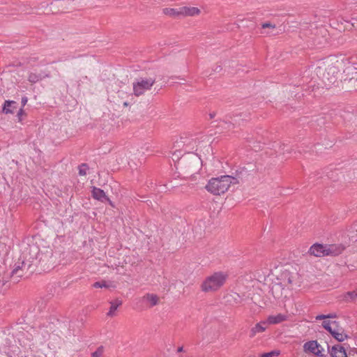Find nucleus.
<instances>
[{
  "mask_svg": "<svg viewBox=\"0 0 357 357\" xmlns=\"http://www.w3.org/2000/svg\"><path fill=\"white\" fill-rule=\"evenodd\" d=\"M335 317H336L335 314H319L315 317V319H316V320H321V319L335 318Z\"/></svg>",
  "mask_w": 357,
  "mask_h": 357,
  "instance_id": "b1692460",
  "label": "nucleus"
},
{
  "mask_svg": "<svg viewBox=\"0 0 357 357\" xmlns=\"http://www.w3.org/2000/svg\"><path fill=\"white\" fill-rule=\"evenodd\" d=\"M309 252L315 257H325L326 256V245L315 243L310 247Z\"/></svg>",
  "mask_w": 357,
  "mask_h": 357,
  "instance_id": "1a4fd4ad",
  "label": "nucleus"
},
{
  "mask_svg": "<svg viewBox=\"0 0 357 357\" xmlns=\"http://www.w3.org/2000/svg\"><path fill=\"white\" fill-rule=\"evenodd\" d=\"M287 316L282 314H278L277 315H271L268 317L267 322L269 324H276L281 323L286 320Z\"/></svg>",
  "mask_w": 357,
  "mask_h": 357,
  "instance_id": "a211bd4d",
  "label": "nucleus"
},
{
  "mask_svg": "<svg viewBox=\"0 0 357 357\" xmlns=\"http://www.w3.org/2000/svg\"><path fill=\"white\" fill-rule=\"evenodd\" d=\"M344 249L341 245H326V256H337L341 254Z\"/></svg>",
  "mask_w": 357,
  "mask_h": 357,
  "instance_id": "9d476101",
  "label": "nucleus"
},
{
  "mask_svg": "<svg viewBox=\"0 0 357 357\" xmlns=\"http://www.w3.org/2000/svg\"><path fill=\"white\" fill-rule=\"evenodd\" d=\"M344 73L347 75H354L349 78V82L351 83L354 89L357 91V68H356L353 64H349L344 70Z\"/></svg>",
  "mask_w": 357,
  "mask_h": 357,
  "instance_id": "6e6552de",
  "label": "nucleus"
},
{
  "mask_svg": "<svg viewBox=\"0 0 357 357\" xmlns=\"http://www.w3.org/2000/svg\"><path fill=\"white\" fill-rule=\"evenodd\" d=\"M328 351L331 357H348L345 348L340 344L328 345Z\"/></svg>",
  "mask_w": 357,
  "mask_h": 357,
  "instance_id": "0eeeda50",
  "label": "nucleus"
},
{
  "mask_svg": "<svg viewBox=\"0 0 357 357\" xmlns=\"http://www.w3.org/2000/svg\"><path fill=\"white\" fill-rule=\"evenodd\" d=\"M287 281L289 284H292L293 282V277L292 276H288L287 278Z\"/></svg>",
  "mask_w": 357,
  "mask_h": 357,
  "instance_id": "2f4dec72",
  "label": "nucleus"
},
{
  "mask_svg": "<svg viewBox=\"0 0 357 357\" xmlns=\"http://www.w3.org/2000/svg\"><path fill=\"white\" fill-rule=\"evenodd\" d=\"M336 327H337V324L336 325H328V326H327V327L325 328V329L327 331H328L331 335L333 333V331H334Z\"/></svg>",
  "mask_w": 357,
  "mask_h": 357,
  "instance_id": "c756f323",
  "label": "nucleus"
},
{
  "mask_svg": "<svg viewBox=\"0 0 357 357\" xmlns=\"http://www.w3.org/2000/svg\"><path fill=\"white\" fill-rule=\"evenodd\" d=\"M33 250L35 252L37 255L35 259L31 258L26 259V256H23L18 259L17 262H15L13 269L11 272V278L14 280V282H17L18 281V278L24 276V274L29 272L30 273L33 272L34 269L33 266H36L38 261H40L42 260V254L38 252V248H33Z\"/></svg>",
  "mask_w": 357,
  "mask_h": 357,
  "instance_id": "f03ea898",
  "label": "nucleus"
},
{
  "mask_svg": "<svg viewBox=\"0 0 357 357\" xmlns=\"http://www.w3.org/2000/svg\"><path fill=\"white\" fill-rule=\"evenodd\" d=\"M25 114H25L24 109L22 107H21L18 110L17 114V117L18 121L21 122L22 121V116Z\"/></svg>",
  "mask_w": 357,
  "mask_h": 357,
  "instance_id": "bb28decb",
  "label": "nucleus"
},
{
  "mask_svg": "<svg viewBox=\"0 0 357 357\" xmlns=\"http://www.w3.org/2000/svg\"><path fill=\"white\" fill-rule=\"evenodd\" d=\"M46 75H42V74H40V73L38 74V73H31L29 75L28 80L31 84H35V83L39 82L40 80H41Z\"/></svg>",
  "mask_w": 357,
  "mask_h": 357,
  "instance_id": "6ab92c4d",
  "label": "nucleus"
},
{
  "mask_svg": "<svg viewBox=\"0 0 357 357\" xmlns=\"http://www.w3.org/2000/svg\"><path fill=\"white\" fill-rule=\"evenodd\" d=\"M343 59L329 56L318 62L317 67L315 70L316 73L324 82L326 86L329 87L336 82L340 69L343 67Z\"/></svg>",
  "mask_w": 357,
  "mask_h": 357,
  "instance_id": "f257e3e1",
  "label": "nucleus"
},
{
  "mask_svg": "<svg viewBox=\"0 0 357 357\" xmlns=\"http://www.w3.org/2000/svg\"><path fill=\"white\" fill-rule=\"evenodd\" d=\"M303 350L306 353L312 354L318 357L324 356V348L316 340H311L303 344Z\"/></svg>",
  "mask_w": 357,
  "mask_h": 357,
  "instance_id": "423d86ee",
  "label": "nucleus"
},
{
  "mask_svg": "<svg viewBox=\"0 0 357 357\" xmlns=\"http://www.w3.org/2000/svg\"><path fill=\"white\" fill-rule=\"evenodd\" d=\"M279 354H280L279 351L274 350V351H271L270 352L264 353L260 356V357H273L275 356H278Z\"/></svg>",
  "mask_w": 357,
  "mask_h": 357,
  "instance_id": "393cba45",
  "label": "nucleus"
},
{
  "mask_svg": "<svg viewBox=\"0 0 357 357\" xmlns=\"http://www.w3.org/2000/svg\"><path fill=\"white\" fill-rule=\"evenodd\" d=\"M357 298V289L352 291H348L344 295V300L347 301H354Z\"/></svg>",
  "mask_w": 357,
  "mask_h": 357,
  "instance_id": "4be33fe9",
  "label": "nucleus"
},
{
  "mask_svg": "<svg viewBox=\"0 0 357 357\" xmlns=\"http://www.w3.org/2000/svg\"><path fill=\"white\" fill-rule=\"evenodd\" d=\"M92 196L94 199L100 202L109 201V198L106 196L105 192L100 188L93 187Z\"/></svg>",
  "mask_w": 357,
  "mask_h": 357,
  "instance_id": "4468645a",
  "label": "nucleus"
},
{
  "mask_svg": "<svg viewBox=\"0 0 357 357\" xmlns=\"http://www.w3.org/2000/svg\"><path fill=\"white\" fill-rule=\"evenodd\" d=\"M356 341H357V337H356Z\"/></svg>",
  "mask_w": 357,
  "mask_h": 357,
  "instance_id": "79ce46f5",
  "label": "nucleus"
},
{
  "mask_svg": "<svg viewBox=\"0 0 357 357\" xmlns=\"http://www.w3.org/2000/svg\"><path fill=\"white\" fill-rule=\"evenodd\" d=\"M68 1L74 2L75 1H74V0H68Z\"/></svg>",
  "mask_w": 357,
  "mask_h": 357,
  "instance_id": "ea45409f",
  "label": "nucleus"
},
{
  "mask_svg": "<svg viewBox=\"0 0 357 357\" xmlns=\"http://www.w3.org/2000/svg\"><path fill=\"white\" fill-rule=\"evenodd\" d=\"M227 278L228 275L224 272H215L204 280L201 289L204 292L217 291L223 286Z\"/></svg>",
  "mask_w": 357,
  "mask_h": 357,
  "instance_id": "20e7f679",
  "label": "nucleus"
},
{
  "mask_svg": "<svg viewBox=\"0 0 357 357\" xmlns=\"http://www.w3.org/2000/svg\"><path fill=\"white\" fill-rule=\"evenodd\" d=\"M267 321H261L257 324L250 331V337H254L256 334L264 332L267 327Z\"/></svg>",
  "mask_w": 357,
  "mask_h": 357,
  "instance_id": "dca6fc26",
  "label": "nucleus"
},
{
  "mask_svg": "<svg viewBox=\"0 0 357 357\" xmlns=\"http://www.w3.org/2000/svg\"><path fill=\"white\" fill-rule=\"evenodd\" d=\"M143 301L149 303V307H152L158 304L159 297L156 294H146L142 298Z\"/></svg>",
  "mask_w": 357,
  "mask_h": 357,
  "instance_id": "f3484780",
  "label": "nucleus"
},
{
  "mask_svg": "<svg viewBox=\"0 0 357 357\" xmlns=\"http://www.w3.org/2000/svg\"><path fill=\"white\" fill-rule=\"evenodd\" d=\"M123 105H124V106H127V105H128V103H127L126 102H125L123 103Z\"/></svg>",
  "mask_w": 357,
  "mask_h": 357,
  "instance_id": "58836bf2",
  "label": "nucleus"
},
{
  "mask_svg": "<svg viewBox=\"0 0 357 357\" xmlns=\"http://www.w3.org/2000/svg\"><path fill=\"white\" fill-rule=\"evenodd\" d=\"M261 27L263 29H266V28L275 29V25L271 23H269V22H265V23L261 24Z\"/></svg>",
  "mask_w": 357,
  "mask_h": 357,
  "instance_id": "cd10ccee",
  "label": "nucleus"
},
{
  "mask_svg": "<svg viewBox=\"0 0 357 357\" xmlns=\"http://www.w3.org/2000/svg\"><path fill=\"white\" fill-rule=\"evenodd\" d=\"M181 9L182 17L186 16H195L200 13V10L197 7L183 6L181 7Z\"/></svg>",
  "mask_w": 357,
  "mask_h": 357,
  "instance_id": "f8f14e48",
  "label": "nucleus"
},
{
  "mask_svg": "<svg viewBox=\"0 0 357 357\" xmlns=\"http://www.w3.org/2000/svg\"><path fill=\"white\" fill-rule=\"evenodd\" d=\"M235 295L236 296V297L239 298L238 294H235Z\"/></svg>",
  "mask_w": 357,
  "mask_h": 357,
  "instance_id": "a19ab883",
  "label": "nucleus"
},
{
  "mask_svg": "<svg viewBox=\"0 0 357 357\" xmlns=\"http://www.w3.org/2000/svg\"><path fill=\"white\" fill-rule=\"evenodd\" d=\"M193 158H194L197 162L198 161V160L197 159V158H196L195 155H193Z\"/></svg>",
  "mask_w": 357,
  "mask_h": 357,
  "instance_id": "4c0bfd02",
  "label": "nucleus"
},
{
  "mask_svg": "<svg viewBox=\"0 0 357 357\" xmlns=\"http://www.w3.org/2000/svg\"><path fill=\"white\" fill-rule=\"evenodd\" d=\"M222 70V66H217L214 69V71L215 72H220Z\"/></svg>",
  "mask_w": 357,
  "mask_h": 357,
  "instance_id": "473e14b6",
  "label": "nucleus"
},
{
  "mask_svg": "<svg viewBox=\"0 0 357 357\" xmlns=\"http://www.w3.org/2000/svg\"><path fill=\"white\" fill-rule=\"evenodd\" d=\"M56 2L59 3V4H64L66 3V1H61V0H56Z\"/></svg>",
  "mask_w": 357,
  "mask_h": 357,
  "instance_id": "72a5a7b5",
  "label": "nucleus"
},
{
  "mask_svg": "<svg viewBox=\"0 0 357 357\" xmlns=\"http://www.w3.org/2000/svg\"><path fill=\"white\" fill-rule=\"evenodd\" d=\"M182 350H183V348H182V347H179V348L178 349V351H181Z\"/></svg>",
  "mask_w": 357,
  "mask_h": 357,
  "instance_id": "e433bc0d",
  "label": "nucleus"
},
{
  "mask_svg": "<svg viewBox=\"0 0 357 357\" xmlns=\"http://www.w3.org/2000/svg\"><path fill=\"white\" fill-rule=\"evenodd\" d=\"M93 287L95 288H114L115 285L112 282H106L105 280L98 281L93 283Z\"/></svg>",
  "mask_w": 357,
  "mask_h": 357,
  "instance_id": "aec40b11",
  "label": "nucleus"
},
{
  "mask_svg": "<svg viewBox=\"0 0 357 357\" xmlns=\"http://www.w3.org/2000/svg\"><path fill=\"white\" fill-rule=\"evenodd\" d=\"M214 116H215V114H210V117H211V119H213Z\"/></svg>",
  "mask_w": 357,
  "mask_h": 357,
  "instance_id": "f704fd0d",
  "label": "nucleus"
},
{
  "mask_svg": "<svg viewBox=\"0 0 357 357\" xmlns=\"http://www.w3.org/2000/svg\"><path fill=\"white\" fill-rule=\"evenodd\" d=\"M155 83V79L153 77H139L132 83L133 93L135 96H140L146 91L151 89Z\"/></svg>",
  "mask_w": 357,
  "mask_h": 357,
  "instance_id": "39448f33",
  "label": "nucleus"
},
{
  "mask_svg": "<svg viewBox=\"0 0 357 357\" xmlns=\"http://www.w3.org/2000/svg\"><path fill=\"white\" fill-rule=\"evenodd\" d=\"M331 335L338 342H342L348 338V335L344 330L337 326L333 331Z\"/></svg>",
  "mask_w": 357,
  "mask_h": 357,
  "instance_id": "ddd939ff",
  "label": "nucleus"
},
{
  "mask_svg": "<svg viewBox=\"0 0 357 357\" xmlns=\"http://www.w3.org/2000/svg\"><path fill=\"white\" fill-rule=\"evenodd\" d=\"M27 101H28V98L26 97H25V96L22 97V101H21V102H22V107H21L23 108L24 107V105L26 104Z\"/></svg>",
  "mask_w": 357,
  "mask_h": 357,
  "instance_id": "7c9ffc66",
  "label": "nucleus"
},
{
  "mask_svg": "<svg viewBox=\"0 0 357 357\" xmlns=\"http://www.w3.org/2000/svg\"><path fill=\"white\" fill-rule=\"evenodd\" d=\"M79 174L80 176H85L87 174V170L89 169V166L86 163L81 164L79 167Z\"/></svg>",
  "mask_w": 357,
  "mask_h": 357,
  "instance_id": "5701e85b",
  "label": "nucleus"
},
{
  "mask_svg": "<svg viewBox=\"0 0 357 357\" xmlns=\"http://www.w3.org/2000/svg\"><path fill=\"white\" fill-rule=\"evenodd\" d=\"M110 304L111 306L107 315L111 317L114 315V312L116 310L117 307L122 304V301L121 300L116 299L114 301H111Z\"/></svg>",
  "mask_w": 357,
  "mask_h": 357,
  "instance_id": "412c9836",
  "label": "nucleus"
},
{
  "mask_svg": "<svg viewBox=\"0 0 357 357\" xmlns=\"http://www.w3.org/2000/svg\"><path fill=\"white\" fill-rule=\"evenodd\" d=\"M18 104L14 100H6L2 107V112L6 114H14L17 109Z\"/></svg>",
  "mask_w": 357,
  "mask_h": 357,
  "instance_id": "9b49d317",
  "label": "nucleus"
},
{
  "mask_svg": "<svg viewBox=\"0 0 357 357\" xmlns=\"http://www.w3.org/2000/svg\"><path fill=\"white\" fill-rule=\"evenodd\" d=\"M163 13L166 15L174 18H181V7L177 8H165L163 9Z\"/></svg>",
  "mask_w": 357,
  "mask_h": 357,
  "instance_id": "2eb2a0df",
  "label": "nucleus"
},
{
  "mask_svg": "<svg viewBox=\"0 0 357 357\" xmlns=\"http://www.w3.org/2000/svg\"><path fill=\"white\" fill-rule=\"evenodd\" d=\"M336 321H324L322 323V326L325 328L328 325H336Z\"/></svg>",
  "mask_w": 357,
  "mask_h": 357,
  "instance_id": "c85d7f7f",
  "label": "nucleus"
},
{
  "mask_svg": "<svg viewBox=\"0 0 357 357\" xmlns=\"http://www.w3.org/2000/svg\"><path fill=\"white\" fill-rule=\"evenodd\" d=\"M238 183L236 177L224 175L217 178H212L206 185V189L213 195H220L227 192L231 185Z\"/></svg>",
  "mask_w": 357,
  "mask_h": 357,
  "instance_id": "7ed1b4c3",
  "label": "nucleus"
},
{
  "mask_svg": "<svg viewBox=\"0 0 357 357\" xmlns=\"http://www.w3.org/2000/svg\"><path fill=\"white\" fill-rule=\"evenodd\" d=\"M104 351L103 347H99L96 351L92 354V357H101Z\"/></svg>",
  "mask_w": 357,
  "mask_h": 357,
  "instance_id": "a878e982",
  "label": "nucleus"
},
{
  "mask_svg": "<svg viewBox=\"0 0 357 357\" xmlns=\"http://www.w3.org/2000/svg\"><path fill=\"white\" fill-rule=\"evenodd\" d=\"M3 178L2 175H1V174H0V182L1 181V180H2Z\"/></svg>",
  "mask_w": 357,
  "mask_h": 357,
  "instance_id": "c9c22d12",
  "label": "nucleus"
}]
</instances>
